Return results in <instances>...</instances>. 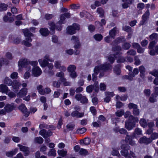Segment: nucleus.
Masks as SVG:
<instances>
[{
  "instance_id": "nucleus-1",
  "label": "nucleus",
  "mask_w": 158,
  "mask_h": 158,
  "mask_svg": "<svg viewBox=\"0 0 158 158\" xmlns=\"http://www.w3.org/2000/svg\"><path fill=\"white\" fill-rule=\"evenodd\" d=\"M65 17L67 18H69L70 17V14L69 13H65L64 14L61 15L60 17V20L56 26L53 22H50L48 23L49 28L52 31V34L54 33V31L56 28L58 31H60L61 30L62 27L60 25L64 23Z\"/></svg>"
},
{
  "instance_id": "nucleus-2",
  "label": "nucleus",
  "mask_w": 158,
  "mask_h": 158,
  "mask_svg": "<svg viewBox=\"0 0 158 158\" xmlns=\"http://www.w3.org/2000/svg\"><path fill=\"white\" fill-rule=\"evenodd\" d=\"M111 69V66L109 64H103L95 66L94 69V73L92 74V80L93 81L96 80L97 75L98 74L100 70H103L106 71Z\"/></svg>"
},
{
  "instance_id": "nucleus-3",
  "label": "nucleus",
  "mask_w": 158,
  "mask_h": 158,
  "mask_svg": "<svg viewBox=\"0 0 158 158\" xmlns=\"http://www.w3.org/2000/svg\"><path fill=\"white\" fill-rule=\"evenodd\" d=\"M155 44V42L152 41L151 42L148 46L149 53L152 56L154 55L156 53L158 54V44L155 47V50L154 49V47Z\"/></svg>"
},
{
  "instance_id": "nucleus-4",
  "label": "nucleus",
  "mask_w": 158,
  "mask_h": 158,
  "mask_svg": "<svg viewBox=\"0 0 158 158\" xmlns=\"http://www.w3.org/2000/svg\"><path fill=\"white\" fill-rule=\"evenodd\" d=\"M79 26L77 24H74L72 26L68 27L67 28V34L72 35L76 33V30H79Z\"/></svg>"
},
{
  "instance_id": "nucleus-5",
  "label": "nucleus",
  "mask_w": 158,
  "mask_h": 158,
  "mask_svg": "<svg viewBox=\"0 0 158 158\" xmlns=\"http://www.w3.org/2000/svg\"><path fill=\"white\" fill-rule=\"evenodd\" d=\"M48 61L53 62L54 60L52 59H50L49 56L48 55L45 56L43 60L41 59L39 60V62L40 65L43 67H44L47 66L48 64Z\"/></svg>"
},
{
  "instance_id": "nucleus-6",
  "label": "nucleus",
  "mask_w": 158,
  "mask_h": 158,
  "mask_svg": "<svg viewBox=\"0 0 158 158\" xmlns=\"http://www.w3.org/2000/svg\"><path fill=\"white\" fill-rule=\"evenodd\" d=\"M137 122L132 120H126L125 123V127L128 130H131L135 127V123Z\"/></svg>"
},
{
  "instance_id": "nucleus-7",
  "label": "nucleus",
  "mask_w": 158,
  "mask_h": 158,
  "mask_svg": "<svg viewBox=\"0 0 158 158\" xmlns=\"http://www.w3.org/2000/svg\"><path fill=\"white\" fill-rule=\"evenodd\" d=\"M130 146L128 145H123L121 146V148L123 149L121 152V154L122 156H124L125 157L129 154L128 150L129 149Z\"/></svg>"
},
{
  "instance_id": "nucleus-8",
  "label": "nucleus",
  "mask_w": 158,
  "mask_h": 158,
  "mask_svg": "<svg viewBox=\"0 0 158 158\" xmlns=\"http://www.w3.org/2000/svg\"><path fill=\"white\" fill-rule=\"evenodd\" d=\"M138 142L140 143L147 145L151 143L152 142V140L150 138H147L146 136H143L139 139Z\"/></svg>"
},
{
  "instance_id": "nucleus-9",
  "label": "nucleus",
  "mask_w": 158,
  "mask_h": 158,
  "mask_svg": "<svg viewBox=\"0 0 158 158\" xmlns=\"http://www.w3.org/2000/svg\"><path fill=\"white\" fill-rule=\"evenodd\" d=\"M42 72L38 66L34 67L32 69V73L33 76L37 77L40 76Z\"/></svg>"
},
{
  "instance_id": "nucleus-10",
  "label": "nucleus",
  "mask_w": 158,
  "mask_h": 158,
  "mask_svg": "<svg viewBox=\"0 0 158 158\" xmlns=\"http://www.w3.org/2000/svg\"><path fill=\"white\" fill-rule=\"evenodd\" d=\"M39 134L46 139L48 137L51 136L52 135V133L49 130L47 131L46 130L43 129L39 132Z\"/></svg>"
},
{
  "instance_id": "nucleus-11",
  "label": "nucleus",
  "mask_w": 158,
  "mask_h": 158,
  "mask_svg": "<svg viewBox=\"0 0 158 158\" xmlns=\"http://www.w3.org/2000/svg\"><path fill=\"white\" fill-rule=\"evenodd\" d=\"M54 66L56 69H59L60 70L65 71L66 68L63 65H61V61L59 60H56L54 62Z\"/></svg>"
},
{
  "instance_id": "nucleus-12",
  "label": "nucleus",
  "mask_w": 158,
  "mask_h": 158,
  "mask_svg": "<svg viewBox=\"0 0 158 158\" xmlns=\"http://www.w3.org/2000/svg\"><path fill=\"white\" fill-rule=\"evenodd\" d=\"M21 84L19 81H14L12 84L13 88V90L17 92L19 89V87L21 86Z\"/></svg>"
},
{
  "instance_id": "nucleus-13",
  "label": "nucleus",
  "mask_w": 158,
  "mask_h": 158,
  "mask_svg": "<svg viewBox=\"0 0 158 158\" xmlns=\"http://www.w3.org/2000/svg\"><path fill=\"white\" fill-rule=\"evenodd\" d=\"M18 146L19 147L21 151L24 152V155L25 156H27L28 155L30 152L28 147L22 145L20 144H18Z\"/></svg>"
},
{
  "instance_id": "nucleus-14",
  "label": "nucleus",
  "mask_w": 158,
  "mask_h": 158,
  "mask_svg": "<svg viewBox=\"0 0 158 158\" xmlns=\"http://www.w3.org/2000/svg\"><path fill=\"white\" fill-rule=\"evenodd\" d=\"M15 108L14 104L13 103L6 104L5 106L4 109L7 113H9L13 111Z\"/></svg>"
},
{
  "instance_id": "nucleus-15",
  "label": "nucleus",
  "mask_w": 158,
  "mask_h": 158,
  "mask_svg": "<svg viewBox=\"0 0 158 158\" xmlns=\"http://www.w3.org/2000/svg\"><path fill=\"white\" fill-rule=\"evenodd\" d=\"M123 2L122 6L124 9H126L130 6L134 2V0H121Z\"/></svg>"
},
{
  "instance_id": "nucleus-16",
  "label": "nucleus",
  "mask_w": 158,
  "mask_h": 158,
  "mask_svg": "<svg viewBox=\"0 0 158 158\" xmlns=\"http://www.w3.org/2000/svg\"><path fill=\"white\" fill-rule=\"evenodd\" d=\"M19 110L25 114V116L27 117L29 114V112L28 111L25 105L22 104L19 107Z\"/></svg>"
},
{
  "instance_id": "nucleus-17",
  "label": "nucleus",
  "mask_w": 158,
  "mask_h": 158,
  "mask_svg": "<svg viewBox=\"0 0 158 158\" xmlns=\"http://www.w3.org/2000/svg\"><path fill=\"white\" fill-rule=\"evenodd\" d=\"M124 117L125 118H127L129 117L128 120H133L136 122H138L139 121V119L138 118H135L133 115L131 114V113L130 111H126Z\"/></svg>"
},
{
  "instance_id": "nucleus-18",
  "label": "nucleus",
  "mask_w": 158,
  "mask_h": 158,
  "mask_svg": "<svg viewBox=\"0 0 158 158\" xmlns=\"http://www.w3.org/2000/svg\"><path fill=\"white\" fill-rule=\"evenodd\" d=\"M71 115L73 117L81 118L84 116V113L83 112H79L77 110H75L71 113Z\"/></svg>"
},
{
  "instance_id": "nucleus-19",
  "label": "nucleus",
  "mask_w": 158,
  "mask_h": 158,
  "mask_svg": "<svg viewBox=\"0 0 158 158\" xmlns=\"http://www.w3.org/2000/svg\"><path fill=\"white\" fill-rule=\"evenodd\" d=\"M28 64L27 59H21L18 62V66L20 68L25 67Z\"/></svg>"
},
{
  "instance_id": "nucleus-20",
  "label": "nucleus",
  "mask_w": 158,
  "mask_h": 158,
  "mask_svg": "<svg viewBox=\"0 0 158 158\" xmlns=\"http://www.w3.org/2000/svg\"><path fill=\"white\" fill-rule=\"evenodd\" d=\"M125 40V39L124 37L122 36L118 37L114 40V41L113 42L112 44H113V45H115L123 41H124Z\"/></svg>"
},
{
  "instance_id": "nucleus-21",
  "label": "nucleus",
  "mask_w": 158,
  "mask_h": 158,
  "mask_svg": "<svg viewBox=\"0 0 158 158\" xmlns=\"http://www.w3.org/2000/svg\"><path fill=\"white\" fill-rule=\"evenodd\" d=\"M27 93V88H23L21 89L18 94V95L21 97L26 96Z\"/></svg>"
},
{
  "instance_id": "nucleus-22",
  "label": "nucleus",
  "mask_w": 158,
  "mask_h": 158,
  "mask_svg": "<svg viewBox=\"0 0 158 158\" xmlns=\"http://www.w3.org/2000/svg\"><path fill=\"white\" fill-rule=\"evenodd\" d=\"M8 91V88L6 85L3 84L0 85V92L7 94Z\"/></svg>"
},
{
  "instance_id": "nucleus-23",
  "label": "nucleus",
  "mask_w": 158,
  "mask_h": 158,
  "mask_svg": "<svg viewBox=\"0 0 158 158\" xmlns=\"http://www.w3.org/2000/svg\"><path fill=\"white\" fill-rule=\"evenodd\" d=\"M32 40L30 37H27L25 40L23 41L22 44L27 47H30L31 44L30 43L31 42Z\"/></svg>"
},
{
  "instance_id": "nucleus-24",
  "label": "nucleus",
  "mask_w": 158,
  "mask_h": 158,
  "mask_svg": "<svg viewBox=\"0 0 158 158\" xmlns=\"http://www.w3.org/2000/svg\"><path fill=\"white\" fill-rule=\"evenodd\" d=\"M40 31L42 35L44 36H47L49 32L47 28H42L40 29Z\"/></svg>"
},
{
  "instance_id": "nucleus-25",
  "label": "nucleus",
  "mask_w": 158,
  "mask_h": 158,
  "mask_svg": "<svg viewBox=\"0 0 158 158\" xmlns=\"http://www.w3.org/2000/svg\"><path fill=\"white\" fill-rule=\"evenodd\" d=\"M18 151L17 148H15L11 151L6 152V155L9 157H11L15 155Z\"/></svg>"
},
{
  "instance_id": "nucleus-26",
  "label": "nucleus",
  "mask_w": 158,
  "mask_h": 158,
  "mask_svg": "<svg viewBox=\"0 0 158 158\" xmlns=\"http://www.w3.org/2000/svg\"><path fill=\"white\" fill-rule=\"evenodd\" d=\"M139 70L140 73V76L143 78L144 76V73L145 72V68L144 66L142 65L139 67Z\"/></svg>"
},
{
  "instance_id": "nucleus-27",
  "label": "nucleus",
  "mask_w": 158,
  "mask_h": 158,
  "mask_svg": "<svg viewBox=\"0 0 158 158\" xmlns=\"http://www.w3.org/2000/svg\"><path fill=\"white\" fill-rule=\"evenodd\" d=\"M142 135V131L141 129L139 128H136L133 133L134 136L136 137L137 136H139Z\"/></svg>"
},
{
  "instance_id": "nucleus-28",
  "label": "nucleus",
  "mask_w": 158,
  "mask_h": 158,
  "mask_svg": "<svg viewBox=\"0 0 158 158\" xmlns=\"http://www.w3.org/2000/svg\"><path fill=\"white\" fill-rule=\"evenodd\" d=\"M121 50V48L119 46H115L114 47L112 48V50L116 53V55H120L121 53H119V52Z\"/></svg>"
},
{
  "instance_id": "nucleus-29",
  "label": "nucleus",
  "mask_w": 158,
  "mask_h": 158,
  "mask_svg": "<svg viewBox=\"0 0 158 158\" xmlns=\"http://www.w3.org/2000/svg\"><path fill=\"white\" fill-rule=\"evenodd\" d=\"M149 15V10H147L142 16V21H143V23L146 21L147 19L148 18V17Z\"/></svg>"
},
{
  "instance_id": "nucleus-30",
  "label": "nucleus",
  "mask_w": 158,
  "mask_h": 158,
  "mask_svg": "<svg viewBox=\"0 0 158 158\" xmlns=\"http://www.w3.org/2000/svg\"><path fill=\"white\" fill-rule=\"evenodd\" d=\"M114 73L117 75H119L121 73V70L120 68V65L118 64L115 66L114 69Z\"/></svg>"
},
{
  "instance_id": "nucleus-31",
  "label": "nucleus",
  "mask_w": 158,
  "mask_h": 158,
  "mask_svg": "<svg viewBox=\"0 0 158 158\" xmlns=\"http://www.w3.org/2000/svg\"><path fill=\"white\" fill-rule=\"evenodd\" d=\"M117 56H115L114 54H111L108 57V59L109 61L111 63H113L115 60V58H117Z\"/></svg>"
},
{
  "instance_id": "nucleus-32",
  "label": "nucleus",
  "mask_w": 158,
  "mask_h": 158,
  "mask_svg": "<svg viewBox=\"0 0 158 158\" xmlns=\"http://www.w3.org/2000/svg\"><path fill=\"white\" fill-rule=\"evenodd\" d=\"M116 27H115L109 31V34L110 36L112 38H114L116 35Z\"/></svg>"
},
{
  "instance_id": "nucleus-33",
  "label": "nucleus",
  "mask_w": 158,
  "mask_h": 158,
  "mask_svg": "<svg viewBox=\"0 0 158 158\" xmlns=\"http://www.w3.org/2000/svg\"><path fill=\"white\" fill-rule=\"evenodd\" d=\"M23 32L25 37H30V36H32V34L31 33L30 31H29L28 29H24Z\"/></svg>"
},
{
  "instance_id": "nucleus-34",
  "label": "nucleus",
  "mask_w": 158,
  "mask_h": 158,
  "mask_svg": "<svg viewBox=\"0 0 158 158\" xmlns=\"http://www.w3.org/2000/svg\"><path fill=\"white\" fill-rule=\"evenodd\" d=\"M8 5L5 3H0V11L6 10L7 9Z\"/></svg>"
},
{
  "instance_id": "nucleus-35",
  "label": "nucleus",
  "mask_w": 158,
  "mask_h": 158,
  "mask_svg": "<svg viewBox=\"0 0 158 158\" xmlns=\"http://www.w3.org/2000/svg\"><path fill=\"white\" fill-rule=\"evenodd\" d=\"M123 30L128 33H132V30L131 28L128 26H125L123 27Z\"/></svg>"
},
{
  "instance_id": "nucleus-36",
  "label": "nucleus",
  "mask_w": 158,
  "mask_h": 158,
  "mask_svg": "<svg viewBox=\"0 0 158 158\" xmlns=\"http://www.w3.org/2000/svg\"><path fill=\"white\" fill-rule=\"evenodd\" d=\"M139 123L141 126L143 127H146L147 125V122L146 120L143 118H142L140 119L139 121Z\"/></svg>"
},
{
  "instance_id": "nucleus-37",
  "label": "nucleus",
  "mask_w": 158,
  "mask_h": 158,
  "mask_svg": "<svg viewBox=\"0 0 158 158\" xmlns=\"http://www.w3.org/2000/svg\"><path fill=\"white\" fill-rule=\"evenodd\" d=\"M57 152L59 155L62 157H64L66 156L67 151H64V150H59Z\"/></svg>"
},
{
  "instance_id": "nucleus-38",
  "label": "nucleus",
  "mask_w": 158,
  "mask_h": 158,
  "mask_svg": "<svg viewBox=\"0 0 158 158\" xmlns=\"http://www.w3.org/2000/svg\"><path fill=\"white\" fill-rule=\"evenodd\" d=\"M102 36L100 34H96L94 36V38L97 41H100L102 39Z\"/></svg>"
},
{
  "instance_id": "nucleus-39",
  "label": "nucleus",
  "mask_w": 158,
  "mask_h": 158,
  "mask_svg": "<svg viewBox=\"0 0 158 158\" xmlns=\"http://www.w3.org/2000/svg\"><path fill=\"white\" fill-rule=\"evenodd\" d=\"M97 12L99 15L100 16L103 17L104 15V12L102 9L101 8H98L97 9Z\"/></svg>"
},
{
  "instance_id": "nucleus-40",
  "label": "nucleus",
  "mask_w": 158,
  "mask_h": 158,
  "mask_svg": "<svg viewBox=\"0 0 158 158\" xmlns=\"http://www.w3.org/2000/svg\"><path fill=\"white\" fill-rule=\"evenodd\" d=\"M124 114V111L122 110H118L115 113L116 116L119 117H121Z\"/></svg>"
},
{
  "instance_id": "nucleus-41",
  "label": "nucleus",
  "mask_w": 158,
  "mask_h": 158,
  "mask_svg": "<svg viewBox=\"0 0 158 158\" xmlns=\"http://www.w3.org/2000/svg\"><path fill=\"white\" fill-rule=\"evenodd\" d=\"M60 81L63 83L64 86L70 85L71 83L70 82L67 81L66 79L64 78L61 79Z\"/></svg>"
},
{
  "instance_id": "nucleus-42",
  "label": "nucleus",
  "mask_w": 158,
  "mask_h": 158,
  "mask_svg": "<svg viewBox=\"0 0 158 158\" xmlns=\"http://www.w3.org/2000/svg\"><path fill=\"white\" fill-rule=\"evenodd\" d=\"M76 69L75 66L73 65H70L68 68V70L69 72H74Z\"/></svg>"
},
{
  "instance_id": "nucleus-43",
  "label": "nucleus",
  "mask_w": 158,
  "mask_h": 158,
  "mask_svg": "<svg viewBox=\"0 0 158 158\" xmlns=\"http://www.w3.org/2000/svg\"><path fill=\"white\" fill-rule=\"evenodd\" d=\"M35 141L37 143L41 144L43 143L44 139L41 137H37L35 138Z\"/></svg>"
},
{
  "instance_id": "nucleus-44",
  "label": "nucleus",
  "mask_w": 158,
  "mask_h": 158,
  "mask_svg": "<svg viewBox=\"0 0 158 158\" xmlns=\"http://www.w3.org/2000/svg\"><path fill=\"white\" fill-rule=\"evenodd\" d=\"M94 88V85H89L86 88V92L89 93H91L92 91Z\"/></svg>"
},
{
  "instance_id": "nucleus-45",
  "label": "nucleus",
  "mask_w": 158,
  "mask_h": 158,
  "mask_svg": "<svg viewBox=\"0 0 158 158\" xmlns=\"http://www.w3.org/2000/svg\"><path fill=\"white\" fill-rule=\"evenodd\" d=\"M75 125L72 123H69L66 126V128L69 131L73 130L74 128Z\"/></svg>"
},
{
  "instance_id": "nucleus-46",
  "label": "nucleus",
  "mask_w": 158,
  "mask_h": 158,
  "mask_svg": "<svg viewBox=\"0 0 158 158\" xmlns=\"http://www.w3.org/2000/svg\"><path fill=\"white\" fill-rule=\"evenodd\" d=\"M80 154L82 155L85 156L89 154L87 150L83 148L81 149L79 151Z\"/></svg>"
},
{
  "instance_id": "nucleus-47",
  "label": "nucleus",
  "mask_w": 158,
  "mask_h": 158,
  "mask_svg": "<svg viewBox=\"0 0 158 158\" xmlns=\"http://www.w3.org/2000/svg\"><path fill=\"white\" fill-rule=\"evenodd\" d=\"M56 150L54 149H51L50 152L48 153L49 156H56Z\"/></svg>"
},
{
  "instance_id": "nucleus-48",
  "label": "nucleus",
  "mask_w": 158,
  "mask_h": 158,
  "mask_svg": "<svg viewBox=\"0 0 158 158\" xmlns=\"http://www.w3.org/2000/svg\"><path fill=\"white\" fill-rule=\"evenodd\" d=\"M82 141L85 145H88L90 144L91 140L90 139L88 138H85L83 140H82Z\"/></svg>"
},
{
  "instance_id": "nucleus-49",
  "label": "nucleus",
  "mask_w": 158,
  "mask_h": 158,
  "mask_svg": "<svg viewBox=\"0 0 158 158\" xmlns=\"http://www.w3.org/2000/svg\"><path fill=\"white\" fill-rule=\"evenodd\" d=\"M37 89L38 90L39 93L42 95H44L43 90L42 89V86L41 85H39L37 87Z\"/></svg>"
},
{
  "instance_id": "nucleus-50",
  "label": "nucleus",
  "mask_w": 158,
  "mask_h": 158,
  "mask_svg": "<svg viewBox=\"0 0 158 158\" xmlns=\"http://www.w3.org/2000/svg\"><path fill=\"white\" fill-rule=\"evenodd\" d=\"M88 102L87 98L85 96H83L80 101L83 104H87Z\"/></svg>"
},
{
  "instance_id": "nucleus-51",
  "label": "nucleus",
  "mask_w": 158,
  "mask_h": 158,
  "mask_svg": "<svg viewBox=\"0 0 158 158\" xmlns=\"http://www.w3.org/2000/svg\"><path fill=\"white\" fill-rule=\"evenodd\" d=\"M135 64L136 65H138L141 64V61L137 56L135 57Z\"/></svg>"
},
{
  "instance_id": "nucleus-52",
  "label": "nucleus",
  "mask_w": 158,
  "mask_h": 158,
  "mask_svg": "<svg viewBox=\"0 0 158 158\" xmlns=\"http://www.w3.org/2000/svg\"><path fill=\"white\" fill-rule=\"evenodd\" d=\"M86 131V129L85 127L78 128L77 131V133L80 134H82L85 132Z\"/></svg>"
},
{
  "instance_id": "nucleus-53",
  "label": "nucleus",
  "mask_w": 158,
  "mask_h": 158,
  "mask_svg": "<svg viewBox=\"0 0 158 158\" xmlns=\"http://www.w3.org/2000/svg\"><path fill=\"white\" fill-rule=\"evenodd\" d=\"M131 47V45L128 43H125L123 44V48L125 50L128 49Z\"/></svg>"
},
{
  "instance_id": "nucleus-54",
  "label": "nucleus",
  "mask_w": 158,
  "mask_h": 158,
  "mask_svg": "<svg viewBox=\"0 0 158 158\" xmlns=\"http://www.w3.org/2000/svg\"><path fill=\"white\" fill-rule=\"evenodd\" d=\"M128 106L129 109H133V110L138 107L137 105L132 103H130L128 105Z\"/></svg>"
},
{
  "instance_id": "nucleus-55",
  "label": "nucleus",
  "mask_w": 158,
  "mask_h": 158,
  "mask_svg": "<svg viewBox=\"0 0 158 158\" xmlns=\"http://www.w3.org/2000/svg\"><path fill=\"white\" fill-rule=\"evenodd\" d=\"M56 76L58 77H60V80L64 77V74L62 72L57 73L56 74Z\"/></svg>"
},
{
  "instance_id": "nucleus-56",
  "label": "nucleus",
  "mask_w": 158,
  "mask_h": 158,
  "mask_svg": "<svg viewBox=\"0 0 158 158\" xmlns=\"http://www.w3.org/2000/svg\"><path fill=\"white\" fill-rule=\"evenodd\" d=\"M44 72L45 73H48L50 76H52L54 75V72L52 70H48V69H46L44 70Z\"/></svg>"
},
{
  "instance_id": "nucleus-57",
  "label": "nucleus",
  "mask_w": 158,
  "mask_h": 158,
  "mask_svg": "<svg viewBox=\"0 0 158 158\" xmlns=\"http://www.w3.org/2000/svg\"><path fill=\"white\" fill-rule=\"evenodd\" d=\"M60 83L59 81H54L53 82V86L56 88H59L60 85Z\"/></svg>"
},
{
  "instance_id": "nucleus-58",
  "label": "nucleus",
  "mask_w": 158,
  "mask_h": 158,
  "mask_svg": "<svg viewBox=\"0 0 158 158\" xmlns=\"http://www.w3.org/2000/svg\"><path fill=\"white\" fill-rule=\"evenodd\" d=\"M18 73L14 72L10 75V77L12 79H17L18 77Z\"/></svg>"
},
{
  "instance_id": "nucleus-59",
  "label": "nucleus",
  "mask_w": 158,
  "mask_h": 158,
  "mask_svg": "<svg viewBox=\"0 0 158 158\" xmlns=\"http://www.w3.org/2000/svg\"><path fill=\"white\" fill-rule=\"evenodd\" d=\"M136 51L133 49H131L129 51H128L127 53L128 55H131L132 56H134L136 54Z\"/></svg>"
},
{
  "instance_id": "nucleus-60",
  "label": "nucleus",
  "mask_w": 158,
  "mask_h": 158,
  "mask_svg": "<svg viewBox=\"0 0 158 158\" xmlns=\"http://www.w3.org/2000/svg\"><path fill=\"white\" fill-rule=\"evenodd\" d=\"M70 6L72 9H78L79 8L80 6L79 4H73L70 5Z\"/></svg>"
},
{
  "instance_id": "nucleus-61",
  "label": "nucleus",
  "mask_w": 158,
  "mask_h": 158,
  "mask_svg": "<svg viewBox=\"0 0 158 158\" xmlns=\"http://www.w3.org/2000/svg\"><path fill=\"white\" fill-rule=\"evenodd\" d=\"M106 88V85L104 83H102L100 84V90L102 91H105Z\"/></svg>"
},
{
  "instance_id": "nucleus-62",
  "label": "nucleus",
  "mask_w": 158,
  "mask_h": 158,
  "mask_svg": "<svg viewBox=\"0 0 158 158\" xmlns=\"http://www.w3.org/2000/svg\"><path fill=\"white\" fill-rule=\"evenodd\" d=\"M150 74L155 77H158V70L156 69L154 70L153 71L150 72Z\"/></svg>"
},
{
  "instance_id": "nucleus-63",
  "label": "nucleus",
  "mask_w": 158,
  "mask_h": 158,
  "mask_svg": "<svg viewBox=\"0 0 158 158\" xmlns=\"http://www.w3.org/2000/svg\"><path fill=\"white\" fill-rule=\"evenodd\" d=\"M158 138V134L156 133H152L151 136V139L152 140L153 139H154Z\"/></svg>"
},
{
  "instance_id": "nucleus-64",
  "label": "nucleus",
  "mask_w": 158,
  "mask_h": 158,
  "mask_svg": "<svg viewBox=\"0 0 158 158\" xmlns=\"http://www.w3.org/2000/svg\"><path fill=\"white\" fill-rule=\"evenodd\" d=\"M126 158H136V157L135 156V154L133 152L130 151L129 154L126 157Z\"/></svg>"
}]
</instances>
